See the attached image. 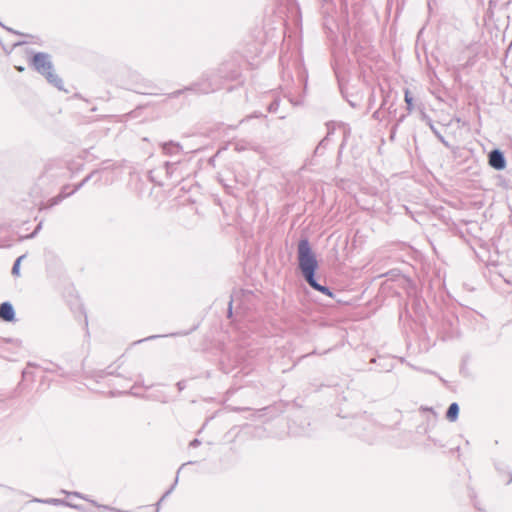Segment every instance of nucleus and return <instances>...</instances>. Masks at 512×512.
<instances>
[{
	"mask_svg": "<svg viewBox=\"0 0 512 512\" xmlns=\"http://www.w3.org/2000/svg\"><path fill=\"white\" fill-rule=\"evenodd\" d=\"M298 264L301 273L307 283L315 290L333 297V293L326 286L320 285L315 279V273L318 269V261L308 240L303 239L298 244Z\"/></svg>",
	"mask_w": 512,
	"mask_h": 512,
	"instance_id": "nucleus-1",
	"label": "nucleus"
},
{
	"mask_svg": "<svg viewBox=\"0 0 512 512\" xmlns=\"http://www.w3.org/2000/svg\"><path fill=\"white\" fill-rule=\"evenodd\" d=\"M32 64L37 72L43 75L46 80L62 91H68L63 79L56 73L48 55L44 53L35 54L32 58Z\"/></svg>",
	"mask_w": 512,
	"mask_h": 512,
	"instance_id": "nucleus-2",
	"label": "nucleus"
},
{
	"mask_svg": "<svg viewBox=\"0 0 512 512\" xmlns=\"http://www.w3.org/2000/svg\"><path fill=\"white\" fill-rule=\"evenodd\" d=\"M489 164L497 170L503 169L505 167V159L503 154L498 150H493L490 152Z\"/></svg>",
	"mask_w": 512,
	"mask_h": 512,
	"instance_id": "nucleus-3",
	"label": "nucleus"
},
{
	"mask_svg": "<svg viewBox=\"0 0 512 512\" xmlns=\"http://www.w3.org/2000/svg\"><path fill=\"white\" fill-rule=\"evenodd\" d=\"M14 309L8 302H4L0 305V318L4 321L11 322L14 320Z\"/></svg>",
	"mask_w": 512,
	"mask_h": 512,
	"instance_id": "nucleus-4",
	"label": "nucleus"
},
{
	"mask_svg": "<svg viewBox=\"0 0 512 512\" xmlns=\"http://www.w3.org/2000/svg\"><path fill=\"white\" fill-rule=\"evenodd\" d=\"M458 414H459V406L457 403H452L448 410H447V413H446V418L450 421V422H454L457 420L458 418Z\"/></svg>",
	"mask_w": 512,
	"mask_h": 512,
	"instance_id": "nucleus-5",
	"label": "nucleus"
},
{
	"mask_svg": "<svg viewBox=\"0 0 512 512\" xmlns=\"http://www.w3.org/2000/svg\"><path fill=\"white\" fill-rule=\"evenodd\" d=\"M405 102L409 107L412 105V97L410 96V92L408 90L405 91Z\"/></svg>",
	"mask_w": 512,
	"mask_h": 512,
	"instance_id": "nucleus-6",
	"label": "nucleus"
},
{
	"mask_svg": "<svg viewBox=\"0 0 512 512\" xmlns=\"http://www.w3.org/2000/svg\"><path fill=\"white\" fill-rule=\"evenodd\" d=\"M18 269H19V260L15 263V265L13 267V273H18Z\"/></svg>",
	"mask_w": 512,
	"mask_h": 512,
	"instance_id": "nucleus-7",
	"label": "nucleus"
},
{
	"mask_svg": "<svg viewBox=\"0 0 512 512\" xmlns=\"http://www.w3.org/2000/svg\"><path fill=\"white\" fill-rule=\"evenodd\" d=\"M16 69H17L18 71H23V70H24L22 66H16Z\"/></svg>",
	"mask_w": 512,
	"mask_h": 512,
	"instance_id": "nucleus-8",
	"label": "nucleus"
}]
</instances>
